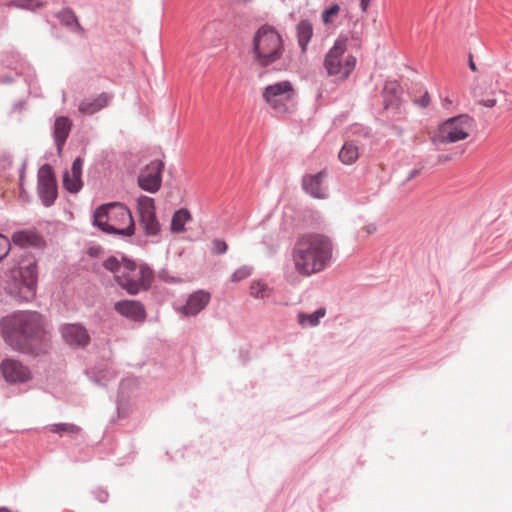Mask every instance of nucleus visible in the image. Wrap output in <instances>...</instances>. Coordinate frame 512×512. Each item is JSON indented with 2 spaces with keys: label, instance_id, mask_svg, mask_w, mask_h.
<instances>
[{
  "label": "nucleus",
  "instance_id": "30",
  "mask_svg": "<svg viewBox=\"0 0 512 512\" xmlns=\"http://www.w3.org/2000/svg\"><path fill=\"white\" fill-rule=\"evenodd\" d=\"M49 430L53 433H57L60 435L63 434H69V435H76L80 432V427L71 424V423H59V424H53L50 426Z\"/></svg>",
  "mask_w": 512,
  "mask_h": 512
},
{
  "label": "nucleus",
  "instance_id": "1",
  "mask_svg": "<svg viewBox=\"0 0 512 512\" xmlns=\"http://www.w3.org/2000/svg\"><path fill=\"white\" fill-rule=\"evenodd\" d=\"M334 244L331 238L318 233H308L295 241L291 250L293 271H285V279L292 284L299 276L310 277L326 270L333 259Z\"/></svg>",
  "mask_w": 512,
  "mask_h": 512
},
{
  "label": "nucleus",
  "instance_id": "16",
  "mask_svg": "<svg viewBox=\"0 0 512 512\" xmlns=\"http://www.w3.org/2000/svg\"><path fill=\"white\" fill-rule=\"evenodd\" d=\"M114 309L120 315L136 322L144 321L146 312L143 304L136 300H121L114 304Z\"/></svg>",
  "mask_w": 512,
  "mask_h": 512
},
{
  "label": "nucleus",
  "instance_id": "36",
  "mask_svg": "<svg viewBox=\"0 0 512 512\" xmlns=\"http://www.w3.org/2000/svg\"><path fill=\"white\" fill-rule=\"evenodd\" d=\"M430 102V97L428 95V93L426 92L421 98H419L418 100H416V103L422 107V108H425L428 106Z\"/></svg>",
  "mask_w": 512,
  "mask_h": 512
},
{
  "label": "nucleus",
  "instance_id": "45",
  "mask_svg": "<svg viewBox=\"0 0 512 512\" xmlns=\"http://www.w3.org/2000/svg\"><path fill=\"white\" fill-rule=\"evenodd\" d=\"M448 104H451V100L449 98H445L443 101V105L446 106Z\"/></svg>",
  "mask_w": 512,
  "mask_h": 512
},
{
  "label": "nucleus",
  "instance_id": "27",
  "mask_svg": "<svg viewBox=\"0 0 512 512\" xmlns=\"http://www.w3.org/2000/svg\"><path fill=\"white\" fill-rule=\"evenodd\" d=\"M12 240L17 245H37L39 238L36 234L27 232V231H19L13 234Z\"/></svg>",
  "mask_w": 512,
  "mask_h": 512
},
{
  "label": "nucleus",
  "instance_id": "38",
  "mask_svg": "<svg viewBox=\"0 0 512 512\" xmlns=\"http://www.w3.org/2000/svg\"><path fill=\"white\" fill-rule=\"evenodd\" d=\"M159 277L165 282H175L174 277H170L166 271H161Z\"/></svg>",
  "mask_w": 512,
  "mask_h": 512
},
{
  "label": "nucleus",
  "instance_id": "29",
  "mask_svg": "<svg viewBox=\"0 0 512 512\" xmlns=\"http://www.w3.org/2000/svg\"><path fill=\"white\" fill-rule=\"evenodd\" d=\"M126 259H124L122 262H119L117 260V258L111 256L109 258H107L104 263H103V266L111 271L112 273H114L115 275V280L116 282L118 281V274H122L123 271H124V266H125V263H126Z\"/></svg>",
  "mask_w": 512,
  "mask_h": 512
},
{
  "label": "nucleus",
  "instance_id": "5",
  "mask_svg": "<svg viewBox=\"0 0 512 512\" xmlns=\"http://www.w3.org/2000/svg\"><path fill=\"white\" fill-rule=\"evenodd\" d=\"M12 279L7 284L8 293L20 302H29L36 296L37 267L33 257H26L11 271Z\"/></svg>",
  "mask_w": 512,
  "mask_h": 512
},
{
  "label": "nucleus",
  "instance_id": "6",
  "mask_svg": "<svg viewBox=\"0 0 512 512\" xmlns=\"http://www.w3.org/2000/svg\"><path fill=\"white\" fill-rule=\"evenodd\" d=\"M356 66V58L347 53V38L339 37L324 58V68L328 76L336 81H345Z\"/></svg>",
  "mask_w": 512,
  "mask_h": 512
},
{
  "label": "nucleus",
  "instance_id": "25",
  "mask_svg": "<svg viewBox=\"0 0 512 512\" xmlns=\"http://www.w3.org/2000/svg\"><path fill=\"white\" fill-rule=\"evenodd\" d=\"M191 219V215L187 209L177 210L171 220L170 229L172 233H182L185 230V224Z\"/></svg>",
  "mask_w": 512,
  "mask_h": 512
},
{
  "label": "nucleus",
  "instance_id": "9",
  "mask_svg": "<svg viewBox=\"0 0 512 512\" xmlns=\"http://www.w3.org/2000/svg\"><path fill=\"white\" fill-rule=\"evenodd\" d=\"M264 101L276 112L286 113L295 96V90L290 81H280L266 86L262 93Z\"/></svg>",
  "mask_w": 512,
  "mask_h": 512
},
{
  "label": "nucleus",
  "instance_id": "8",
  "mask_svg": "<svg viewBox=\"0 0 512 512\" xmlns=\"http://www.w3.org/2000/svg\"><path fill=\"white\" fill-rule=\"evenodd\" d=\"M152 279L153 272L147 265L126 261L123 273L118 274L117 284L128 294L137 295L150 288Z\"/></svg>",
  "mask_w": 512,
  "mask_h": 512
},
{
  "label": "nucleus",
  "instance_id": "26",
  "mask_svg": "<svg viewBox=\"0 0 512 512\" xmlns=\"http://www.w3.org/2000/svg\"><path fill=\"white\" fill-rule=\"evenodd\" d=\"M358 157V147L353 142H346L339 152L340 161L346 165L353 164Z\"/></svg>",
  "mask_w": 512,
  "mask_h": 512
},
{
  "label": "nucleus",
  "instance_id": "34",
  "mask_svg": "<svg viewBox=\"0 0 512 512\" xmlns=\"http://www.w3.org/2000/svg\"><path fill=\"white\" fill-rule=\"evenodd\" d=\"M10 241L0 234V261L9 253Z\"/></svg>",
  "mask_w": 512,
  "mask_h": 512
},
{
  "label": "nucleus",
  "instance_id": "46",
  "mask_svg": "<svg viewBox=\"0 0 512 512\" xmlns=\"http://www.w3.org/2000/svg\"><path fill=\"white\" fill-rule=\"evenodd\" d=\"M0 512H11V511H9V510H8V509H6V508H0Z\"/></svg>",
  "mask_w": 512,
  "mask_h": 512
},
{
  "label": "nucleus",
  "instance_id": "39",
  "mask_svg": "<svg viewBox=\"0 0 512 512\" xmlns=\"http://www.w3.org/2000/svg\"><path fill=\"white\" fill-rule=\"evenodd\" d=\"M97 499L100 501V502H106L107 499H108V493L106 491H103V490H99L98 491V495H97Z\"/></svg>",
  "mask_w": 512,
  "mask_h": 512
},
{
  "label": "nucleus",
  "instance_id": "20",
  "mask_svg": "<svg viewBox=\"0 0 512 512\" xmlns=\"http://www.w3.org/2000/svg\"><path fill=\"white\" fill-rule=\"evenodd\" d=\"M72 122L68 117H57L54 123V140L56 143L58 154L62 152V148L71 131Z\"/></svg>",
  "mask_w": 512,
  "mask_h": 512
},
{
  "label": "nucleus",
  "instance_id": "19",
  "mask_svg": "<svg viewBox=\"0 0 512 512\" xmlns=\"http://www.w3.org/2000/svg\"><path fill=\"white\" fill-rule=\"evenodd\" d=\"M324 178V172H319L315 175H307L303 178L302 186L304 190L312 197L318 199L326 198L327 191L323 186Z\"/></svg>",
  "mask_w": 512,
  "mask_h": 512
},
{
  "label": "nucleus",
  "instance_id": "41",
  "mask_svg": "<svg viewBox=\"0 0 512 512\" xmlns=\"http://www.w3.org/2000/svg\"><path fill=\"white\" fill-rule=\"evenodd\" d=\"M370 2H371V0H360V7H361L362 12L367 11V9L370 5Z\"/></svg>",
  "mask_w": 512,
  "mask_h": 512
},
{
  "label": "nucleus",
  "instance_id": "10",
  "mask_svg": "<svg viewBox=\"0 0 512 512\" xmlns=\"http://www.w3.org/2000/svg\"><path fill=\"white\" fill-rule=\"evenodd\" d=\"M38 195L44 206H51L57 198V185L52 169L43 165L38 171Z\"/></svg>",
  "mask_w": 512,
  "mask_h": 512
},
{
  "label": "nucleus",
  "instance_id": "11",
  "mask_svg": "<svg viewBox=\"0 0 512 512\" xmlns=\"http://www.w3.org/2000/svg\"><path fill=\"white\" fill-rule=\"evenodd\" d=\"M140 223L147 235L155 236L160 232V224L156 218L155 205L151 197L141 196L137 200Z\"/></svg>",
  "mask_w": 512,
  "mask_h": 512
},
{
  "label": "nucleus",
  "instance_id": "28",
  "mask_svg": "<svg viewBox=\"0 0 512 512\" xmlns=\"http://www.w3.org/2000/svg\"><path fill=\"white\" fill-rule=\"evenodd\" d=\"M271 289L261 281H253L250 285V295L257 299H264L270 296Z\"/></svg>",
  "mask_w": 512,
  "mask_h": 512
},
{
  "label": "nucleus",
  "instance_id": "17",
  "mask_svg": "<svg viewBox=\"0 0 512 512\" xmlns=\"http://www.w3.org/2000/svg\"><path fill=\"white\" fill-rule=\"evenodd\" d=\"M82 168H83V159L81 157H77L71 166L70 170L64 172L63 175V185L67 191L70 193H77L83 186V182L81 179L82 176Z\"/></svg>",
  "mask_w": 512,
  "mask_h": 512
},
{
  "label": "nucleus",
  "instance_id": "3",
  "mask_svg": "<svg viewBox=\"0 0 512 512\" xmlns=\"http://www.w3.org/2000/svg\"><path fill=\"white\" fill-rule=\"evenodd\" d=\"M93 224L108 234L132 236L135 223L130 210L119 202L99 206L93 214Z\"/></svg>",
  "mask_w": 512,
  "mask_h": 512
},
{
  "label": "nucleus",
  "instance_id": "15",
  "mask_svg": "<svg viewBox=\"0 0 512 512\" xmlns=\"http://www.w3.org/2000/svg\"><path fill=\"white\" fill-rule=\"evenodd\" d=\"M61 334L64 341L71 346L85 347L90 341L87 330L79 324L64 325Z\"/></svg>",
  "mask_w": 512,
  "mask_h": 512
},
{
  "label": "nucleus",
  "instance_id": "43",
  "mask_svg": "<svg viewBox=\"0 0 512 512\" xmlns=\"http://www.w3.org/2000/svg\"><path fill=\"white\" fill-rule=\"evenodd\" d=\"M469 67H470V69H471L472 71H476V70H477L476 65H475V63H474V61H473V59H472V57H471V56H470V58H469Z\"/></svg>",
  "mask_w": 512,
  "mask_h": 512
},
{
  "label": "nucleus",
  "instance_id": "22",
  "mask_svg": "<svg viewBox=\"0 0 512 512\" xmlns=\"http://www.w3.org/2000/svg\"><path fill=\"white\" fill-rule=\"evenodd\" d=\"M298 44L301 51L304 53L307 50V46L313 36V25L309 20H301L296 27Z\"/></svg>",
  "mask_w": 512,
  "mask_h": 512
},
{
  "label": "nucleus",
  "instance_id": "7",
  "mask_svg": "<svg viewBox=\"0 0 512 512\" xmlns=\"http://www.w3.org/2000/svg\"><path fill=\"white\" fill-rule=\"evenodd\" d=\"M472 126L473 120L466 114L451 117L438 125L431 135V142L437 149H441L442 145L466 139Z\"/></svg>",
  "mask_w": 512,
  "mask_h": 512
},
{
  "label": "nucleus",
  "instance_id": "4",
  "mask_svg": "<svg viewBox=\"0 0 512 512\" xmlns=\"http://www.w3.org/2000/svg\"><path fill=\"white\" fill-rule=\"evenodd\" d=\"M285 52L284 41L280 33L270 25H262L252 39V54L255 63L268 67L282 59Z\"/></svg>",
  "mask_w": 512,
  "mask_h": 512
},
{
  "label": "nucleus",
  "instance_id": "24",
  "mask_svg": "<svg viewBox=\"0 0 512 512\" xmlns=\"http://www.w3.org/2000/svg\"><path fill=\"white\" fill-rule=\"evenodd\" d=\"M490 83H483L478 85L473 90V95L477 99V103L487 108H492L496 105L497 99L495 98V92H491V97H486L485 90L490 87Z\"/></svg>",
  "mask_w": 512,
  "mask_h": 512
},
{
  "label": "nucleus",
  "instance_id": "13",
  "mask_svg": "<svg viewBox=\"0 0 512 512\" xmlns=\"http://www.w3.org/2000/svg\"><path fill=\"white\" fill-rule=\"evenodd\" d=\"M0 371L9 383H22L30 379L29 369L15 359H4Z\"/></svg>",
  "mask_w": 512,
  "mask_h": 512
},
{
  "label": "nucleus",
  "instance_id": "33",
  "mask_svg": "<svg viewBox=\"0 0 512 512\" xmlns=\"http://www.w3.org/2000/svg\"><path fill=\"white\" fill-rule=\"evenodd\" d=\"M16 6L23 9L35 10L37 8L42 7L43 4L39 0H23L21 1V3L16 4Z\"/></svg>",
  "mask_w": 512,
  "mask_h": 512
},
{
  "label": "nucleus",
  "instance_id": "12",
  "mask_svg": "<svg viewBox=\"0 0 512 512\" xmlns=\"http://www.w3.org/2000/svg\"><path fill=\"white\" fill-rule=\"evenodd\" d=\"M164 164L160 160H153L146 165L138 175V185L145 191L155 193L161 186V173Z\"/></svg>",
  "mask_w": 512,
  "mask_h": 512
},
{
  "label": "nucleus",
  "instance_id": "18",
  "mask_svg": "<svg viewBox=\"0 0 512 512\" xmlns=\"http://www.w3.org/2000/svg\"><path fill=\"white\" fill-rule=\"evenodd\" d=\"M111 99L112 95L106 92H103L97 96L84 98L79 103V112L85 115H93L107 107Z\"/></svg>",
  "mask_w": 512,
  "mask_h": 512
},
{
  "label": "nucleus",
  "instance_id": "42",
  "mask_svg": "<svg viewBox=\"0 0 512 512\" xmlns=\"http://www.w3.org/2000/svg\"><path fill=\"white\" fill-rule=\"evenodd\" d=\"M451 160V157L449 155H439L438 158H437V162L440 164V163H443V162H446V161H449Z\"/></svg>",
  "mask_w": 512,
  "mask_h": 512
},
{
  "label": "nucleus",
  "instance_id": "21",
  "mask_svg": "<svg viewBox=\"0 0 512 512\" xmlns=\"http://www.w3.org/2000/svg\"><path fill=\"white\" fill-rule=\"evenodd\" d=\"M57 18L60 23L66 26L70 31L74 33H78L79 35H83L84 29L80 25L77 16L70 8L62 9L58 14Z\"/></svg>",
  "mask_w": 512,
  "mask_h": 512
},
{
  "label": "nucleus",
  "instance_id": "23",
  "mask_svg": "<svg viewBox=\"0 0 512 512\" xmlns=\"http://www.w3.org/2000/svg\"><path fill=\"white\" fill-rule=\"evenodd\" d=\"M325 308H319L311 314L299 312L297 314L298 324L302 327H316L319 325L320 320L325 316Z\"/></svg>",
  "mask_w": 512,
  "mask_h": 512
},
{
  "label": "nucleus",
  "instance_id": "14",
  "mask_svg": "<svg viewBox=\"0 0 512 512\" xmlns=\"http://www.w3.org/2000/svg\"><path fill=\"white\" fill-rule=\"evenodd\" d=\"M210 299V293L198 290L190 294L186 303L177 310L186 317L196 316L209 304Z\"/></svg>",
  "mask_w": 512,
  "mask_h": 512
},
{
  "label": "nucleus",
  "instance_id": "31",
  "mask_svg": "<svg viewBox=\"0 0 512 512\" xmlns=\"http://www.w3.org/2000/svg\"><path fill=\"white\" fill-rule=\"evenodd\" d=\"M340 12V6L338 4H332L329 8L322 11L321 18L325 25L334 23L336 16Z\"/></svg>",
  "mask_w": 512,
  "mask_h": 512
},
{
  "label": "nucleus",
  "instance_id": "37",
  "mask_svg": "<svg viewBox=\"0 0 512 512\" xmlns=\"http://www.w3.org/2000/svg\"><path fill=\"white\" fill-rule=\"evenodd\" d=\"M363 230L368 234L371 235L377 231V225L374 223H370L364 226Z\"/></svg>",
  "mask_w": 512,
  "mask_h": 512
},
{
  "label": "nucleus",
  "instance_id": "2",
  "mask_svg": "<svg viewBox=\"0 0 512 512\" xmlns=\"http://www.w3.org/2000/svg\"><path fill=\"white\" fill-rule=\"evenodd\" d=\"M0 332L13 349L24 351L44 335L45 321L37 311H18L1 319Z\"/></svg>",
  "mask_w": 512,
  "mask_h": 512
},
{
  "label": "nucleus",
  "instance_id": "32",
  "mask_svg": "<svg viewBox=\"0 0 512 512\" xmlns=\"http://www.w3.org/2000/svg\"><path fill=\"white\" fill-rule=\"evenodd\" d=\"M252 269L248 266H242L238 268L232 275L231 280L233 282H239L251 275Z\"/></svg>",
  "mask_w": 512,
  "mask_h": 512
},
{
  "label": "nucleus",
  "instance_id": "35",
  "mask_svg": "<svg viewBox=\"0 0 512 512\" xmlns=\"http://www.w3.org/2000/svg\"><path fill=\"white\" fill-rule=\"evenodd\" d=\"M227 244L225 241L220 239H215L213 241V252L215 254H224L227 251Z\"/></svg>",
  "mask_w": 512,
  "mask_h": 512
},
{
  "label": "nucleus",
  "instance_id": "40",
  "mask_svg": "<svg viewBox=\"0 0 512 512\" xmlns=\"http://www.w3.org/2000/svg\"><path fill=\"white\" fill-rule=\"evenodd\" d=\"M397 88V84L394 83V82H390V83H387L384 87V92H388V91H391V92H394Z\"/></svg>",
  "mask_w": 512,
  "mask_h": 512
},
{
  "label": "nucleus",
  "instance_id": "44",
  "mask_svg": "<svg viewBox=\"0 0 512 512\" xmlns=\"http://www.w3.org/2000/svg\"><path fill=\"white\" fill-rule=\"evenodd\" d=\"M418 174V170H413L411 171V174L409 176V179H411L412 177L416 176Z\"/></svg>",
  "mask_w": 512,
  "mask_h": 512
}]
</instances>
